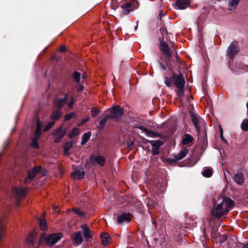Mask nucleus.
Wrapping results in <instances>:
<instances>
[{"label":"nucleus","mask_w":248,"mask_h":248,"mask_svg":"<svg viewBox=\"0 0 248 248\" xmlns=\"http://www.w3.org/2000/svg\"><path fill=\"white\" fill-rule=\"evenodd\" d=\"M82 78H85V76L84 75L82 76Z\"/></svg>","instance_id":"63"},{"label":"nucleus","mask_w":248,"mask_h":248,"mask_svg":"<svg viewBox=\"0 0 248 248\" xmlns=\"http://www.w3.org/2000/svg\"><path fill=\"white\" fill-rule=\"evenodd\" d=\"M63 151H64V155L66 156H68L69 155V150H67V149H63Z\"/></svg>","instance_id":"54"},{"label":"nucleus","mask_w":248,"mask_h":248,"mask_svg":"<svg viewBox=\"0 0 248 248\" xmlns=\"http://www.w3.org/2000/svg\"><path fill=\"white\" fill-rule=\"evenodd\" d=\"M233 180L236 184L241 186L244 183V176L242 173L238 172L234 175Z\"/></svg>","instance_id":"20"},{"label":"nucleus","mask_w":248,"mask_h":248,"mask_svg":"<svg viewBox=\"0 0 248 248\" xmlns=\"http://www.w3.org/2000/svg\"><path fill=\"white\" fill-rule=\"evenodd\" d=\"M91 132L90 131H88L84 134L82 136L81 144L84 145L90 139L91 136Z\"/></svg>","instance_id":"29"},{"label":"nucleus","mask_w":248,"mask_h":248,"mask_svg":"<svg viewBox=\"0 0 248 248\" xmlns=\"http://www.w3.org/2000/svg\"><path fill=\"white\" fill-rule=\"evenodd\" d=\"M38 138H37L36 137L35 138H34L32 140V142H31V144H32V145L38 149L39 148V145H38V142H37V140H38Z\"/></svg>","instance_id":"45"},{"label":"nucleus","mask_w":248,"mask_h":248,"mask_svg":"<svg viewBox=\"0 0 248 248\" xmlns=\"http://www.w3.org/2000/svg\"><path fill=\"white\" fill-rule=\"evenodd\" d=\"M73 211L75 214L78 215L79 217H82L85 215V213L79 209L74 208Z\"/></svg>","instance_id":"37"},{"label":"nucleus","mask_w":248,"mask_h":248,"mask_svg":"<svg viewBox=\"0 0 248 248\" xmlns=\"http://www.w3.org/2000/svg\"><path fill=\"white\" fill-rule=\"evenodd\" d=\"M240 0H232L229 2L228 6L229 7H232V8L231 9H229V11H232V10H234L238 4Z\"/></svg>","instance_id":"31"},{"label":"nucleus","mask_w":248,"mask_h":248,"mask_svg":"<svg viewBox=\"0 0 248 248\" xmlns=\"http://www.w3.org/2000/svg\"><path fill=\"white\" fill-rule=\"evenodd\" d=\"M161 136V134L158 133H156V132H155V134H154V137L159 138V137H160Z\"/></svg>","instance_id":"57"},{"label":"nucleus","mask_w":248,"mask_h":248,"mask_svg":"<svg viewBox=\"0 0 248 248\" xmlns=\"http://www.w3.org/2000/svg\"><path fill=\"white\" fill-rule=\"evenodd\" d=\"M194 141L193 137L189 134H185L182 140V143L183 145H187Z\"/></svg>","instance_id":"22"},{"label":"nucleus","mask_w":248,"mask_h":248,"mask_svg":"<svg viewBox=\"0 0 248 248\" xmlns=\"http://www.w3.org/2000/svg\"><path fill=\"white\" fill-rule=\"evenodd\" d=\"M36 175L33 171L31 170H28V176L24 179V183L28 184L31 182V180L33 179L35 176Z\"/></svg>","instance_id":"28"},{"label":"nucleus","mask_w":248,"mask_h":248,"mask_svg":"<svg viewBox=\"0 0 248 248\" xmlns=\"http://www.w3.org/2000/svg\"><path fill=\"white\" fill-rule=\"evenodd\" d=\"M219 199H218V201ZM220 200H222L223 202V204L224 205V208H226V212L227 214L228 212V210L230 208H232L233 206V201L231 199L228 198H220Z\"/></svg>","instance_id":"15"},{"label":"nucleus","mask_w":248,"mask_h":248,"mask_svg":"<svg viewBox=\"0 0 248 248\" xmlns=\"http://www.w3.org/2000/svg\"><path fill=\"white\" fill-rule=\"evenodd\" d=\"M159 65L161 69L163 70H165L166 69V66L161 62H159Z\"/></svg>","instance_id":"55"},{"label":"nucleus","mask_w":248,"mask_h":248,"mask_svg":"<svg viewBox=\"0 0 248 248\" xmlns=\"http://www.w3.org/2000/svg\"><path fill=\"white\" fill-rule=\"evenodd\" d=\"M175 57H176L177 61L178 62L179 60V57L178 55L177 54H176Z\"/></svg>","instance_id":"60"},{"label":"nucleus","mask_w":248,"mask_h":248,"mask_svg":"<svg viewBox=\"0 0 248 248\" xmlns=\"http://www.w3.org/2000/svg\"><path fill=\"white\" fill-rule=\"evenodd\" d=\"M42 168L40 166H35L33 169L31 170L32 171L34 172V173L37 175V174L41 170Z\"/></svg>","instance_id":"44"},{"label":"nucleus","mask_w":248,"mask_h":248,"mask_svg":"<svg viewBox=\"0 0 248 248\" xmlns=\"http://www.w3.org/2000/svg\"><path fill=\"white\" fill-rule=\"evenodd\" d=\"M220 137L224 142L227 143V141L224 138L223 134H220Z\"/></svg>","instance_id":"56"},{"label":"nucleus","mask_w":248,"mask_h":248,"mask_svg":"<svg viewBox=\"0 0 248 248\" xmlns=\"http://www.w3.org/2000/svg\"><path fill=\"white\" fill-rule=\"evenodd\" d=\"M39 225L42 230L45 231L47 229V223L46 219L40 218L39 219Z\"/></svg>","instance_id":"34"},{"label":"nucleus","mask_w":248,"mask_h":248,"mask_svg":"<svg viewBox=\"0 0 248 248\" xmlns=\"http://www.w3.org/2000/svg\"><path fill=\"white\" fill-rule=\"evenodd\" d=\"M66 48L64 46H62L60 48V51L62 52H64L66 51Z\"/></svg>","instance_id":"53"},{"label":"nucleus","mask_w":248,"mask_h":248,"mask_svg":"<svg viewBox=\"0 0 248 248\" xmlns=\"http://www.w3.org/2000/svg\"><path fill=\"white\" fill-rule=\"evenodd\" d=\"M91 162L93 164H97L101 167L105 165L106 159L104 156L95 155L94 154H91L90 156Z\"/></svg>","instance_id":"11"},{"label":"nucleus","mask_w":248,"mask_h":248,"mask_svg":"<svg viewBox=\"0 0 248 248\" xmlns=\"http://www.w3.org/2000/svg\"><path fill=\"white\" fill-rule=\"evenodd\" d=\"M239 50L238 43L236 41H233L230 44L226 51L229 57L232 60L239 52Z\"/></svg>","instance_id":"4"},{"label":"nucleus","mask_w":248,"mask_h":248,"mask_svg":"<svg viewBox=\"0 0 248 248\" xmlns=\"http://www.w3.org/2000/svg\"><path fill=\"white\" fill-rule=\"evenodd\" d=\"M62 116V110L60 109H56L54 110L50 115V119L53 120L54 122L59 120Z\"/></svg>","instance_id":"23"},{"label":"nucleus","mask_w":248,"mask_h":248,"mask_svg":"<svg viewBox=\"0 0 248 248\" xmlns=\"http://www.w3.org/2000/svg\"><path fill=\"white\" fill-rule=\"evenodd\" d=\"M72 238L73 241L78 245H80L83 241L80 231L74 232L72 235Z\"/></svg>","instance_id":"18"},{"label":"nucleus","mask_w":248,"mask_h":248,"mask_svg":"<svg viewBox=\"0 0 248 248\" xmlns=\"http://www.w3.org/2000/svg\"><path fill=\"white\" fill-rule=\"evenodd\" d=\"M134 145V141L133 140H130L127 143V146L130 149H132L133 148Z\"/></svg>","instance_id":"51"},{"label":"nucleus","mask_w":248,"mask_h":248,"mask_svg":"<svg viewBox=\"0 0 248 248\" xmlns=\"http://www.w3.org/2000/svg\"><path fill=\"white\" fill-rule=\"evenodd\" d=\"M76 115V113L74 112H71L68 114H66L64 116V121H67L71 119L74 116Z\"/></svg>","instance_id":"39"},{"label":"nucleus","mask_w":248,"mask_h":248,"mask_svg":"<svg viewBox=\"0 0 248 248\" xmlns=\"http://www.w3.org/2000/svg\"><path fill=\"white\" fill-rule=\"evenodd\" d=\"M68 98V94H65L64 96L62 98L57 99L55 102V106L57 109H60L62 110V108L66 104V101Z\"/></svg>","instance_id":"17"},{"label":"nucleus","mask_w":248,"mask_h":248,"mask_svg":"<svg viewBox=\"0 0 248 248\" xmlns=\"http://www.w3.org/2000/svg\"><path fill=\"white\" fill-rule=\"evenodd\" d=\"M160 42V46L159 49L161 51L163 54L165 55L166 58L167 59L168 61H170L171 59L172 58V55L171 54L170 49L169 47L168 44L164 41V39L163 37H161L159 39Z\"/></svg>","instance_id":"6"},{"label":"nucleus","mask_w":248,"mask_h":248,"mask_svg":"<svg viewBox=\"0 0 248 248\" xmlns=\"http://www.w3.org/2000/svg\"><path fill=\"white\" fill-rule=\"evenodd\" d=\"M78 86L77 88V91L78 92H81L84 90V86L82 84H78Z\"/></svg>","instance_id":"49"},{"label":"nucleus","mask_w":248,"mask_h":248,"mask_svg":"<svg viewBox=\"0 0 248 248\" xmlns=\"http://www.w3.org/2000/svg\"><path fill=\"white\" fill-rule=\"evenodd\" d=\"M169 70H171L172 73V75L171 77L172 81L173 82L174 84L177 87L182 88L183 86H185V80L184 78L183 75L180 72L179 74H177L173 72V70L171 68H169Z\"/></svg>","instance_id":"5"},{"label":"nucleus","mask_w":248,"mask_h":248,"mask_svg":"<svg viewBox=\"0 0 248 248\" xmlns=\"http://www.w3.org/2000/svg\"><path fill=\"white\" fill-rule=\"evenodd\" d=\"M80 228L82 229L83 234L86 241L93 237L92 232L89 227L85 224H83L81 225Z\"/></svg>","instance_id":"16"},{"label":"nucleus","mask_w":248,"mask_h":248,"mask_svg":"<svg viewBox=\"0 0 248 248\" xmlns=\"http://www.w3.org/2000/svg\"><path fill=\"white\" fill-rule=\"evenodd\" d=\"M202 174L205 177H210L213 175L212 170L211 169H206L203 170V171L202 172Z\"/></svg>","instance_id":"33"},{"label":"nucleus","mask_w":248,"mask_h":248,"mask_svg":"<svg viewBox=\"0 0 248 248\" xmlns=\"http://www.w3.org/2000/svg\"><path fill=\"white\" fill-rule=\"evenodd\" d=\"M137 128L141 130L143 132L145 133L146 134L148 130V129L147 128L141 125H138Z\"/></svg>","instance_id":"47"},{"label":"nucleus","mask_w":248,"mask_h":248,"mask_svg":"<svg viewBox=\"0 0 248 248\" xmlns=\"http://www.w3.org/2000/svg\"><path fill=\"white\" fill-rule=\"evenodd\" d=\"M71 177L73 179H82L84 178L85 175V171L82 167L79 166L74 170L71 173Z\"/></svg>","instance_id":"10"},{"label":"nucleus","mask_w":248,"mask_h":248,"mask_svg":"<svg viewBox=\"0 0 248 248\" xmlns=\"http://www.w3.org/2000/svg\"><path fill=\"white\" fill-rule=\"evenodd\" d=\"M159 31L161 35H162V37H163V38H164V34H166V35H168V31L167 30V28L164 27V26H162L159 29Z\"/></svg>","instance_id":"40"},{"label":"nucleus","mask_w":248,"mask_h":248,"mask_svg":"<svg viewBox=\"0 0 248 248\" xmlns=\"http://www.w3.org/2000/svg\"><path fill=\"white\" fill-rule=\"evenodd\" d=\"M42 134V124L40 119H38L36 123V128L35 132V136L37 138H39Z\"/></svg>","instance_id":"25"},{"label":"nucleus","mask_w":248,"mask_h":248,"mask_svg":"<svg viewBox=\"0 0 248 248\" xmlns=\"http://www.w3.org/2000/svg\"><path fill=\"white\" fill-rule=\"evenodd\" d=\"M213 207H212L211 212L212 215L216 218H219L222 217L227 215L226 212V208H224L223 202L222 201L216 205V201H213Z\"/></svg>","instance_id":"2"},{"label":"nucleus","mask_w":248,"mask_h":248,"mask_svg":"<svg viewBox=\"0 0 248 248\" xmlns=\"http://www.w3.org/2000/svg\"><path fill=\"white\" fill-rule=\"evenodd\" d=\"M241 127L244 131H248V119L244 120L241 123Z\"/></svg>","instance_id":"35"},{"label":"nucleus","mask_w":248,"mask_h":248,"mask_svg":"<svg viewBox=\"0 0 248 248\" xmlns=\"http://www.w3.org/2000/svg\"><path fill=\"white\" fill-rule=\"evenodd\" d=\"M90 119V118L89 117H86L85 118L81 120L79 126H81L84 124H85L86 122H87Z\"/></svg>","instance_id":"48"},{"label":"nucleus","mask_w":248,"mask_h":248,"mask_svg":"<svg viewBox=\"0 0 248 248\" xmlns=\"http://www.w3.org/2000/svg\"><path fill=\"white\" fill-rule=\"evenodd\" d=\"M102 244L103 246H107L108 244V239H110V235L107 232H103L101 235Z\"/></svg>","instance_id":"26"},{"label":"nucleus","mask_w":248,"mask_h":248,"mask_svg":"<svg viewBox=\"0 0 248 248\" xmlns=\"http://www.w3.org/2000/svg\"><path fill=\"white\" fill-rule=\"evenodd\" d=\"M121 7L123 9V13L124 15L129 14L135 9L134 2L132 1L126 2L123 4Z\"/></svg>","instance_id":"13"},{"label":"nucleus","mask_w":248,"mask_h":248,"mask_svg":"<svg viewBox=\"0 0 248 248\" xmlns=\"http://www.w3.org/2000/svg\"><path fill=\"white\" fill-rule=\"evenodd\" d=\"M73 145V142L71 141L67 142L63 147V149L69 150L72 147Z\"/></svg>","instance_id":"43"},{"label":"nucleus","mask_w":248,"mask_h":248,"mask_svg":"<svg viewBox=\"0 0 248 248\" xmlns=\"http://www.w3.org/2000/svg\"><path fill=\"white\" fill-rule=\"evenodd\" d=\"M162 15H163V12H162V11H161L160 12V13H159V18H160V19H161Z\"/></svg>","instance_id":"59"},{"label":"nucleus","mask_w":248,"mask_h":248,"mask_svg":"<svg viewBox=\"0 0 248 248\" xmlns=\"http://www.w3.org/2000/svg\"><path fill=\"white\" fill-rule=\"evenodd\" d=\"M63 236L62 233H53L46 236V234H42L40 237V241H45L49 247H52L57 243Z\"/></svg>","instance_id":"1"},{"label":"nucleus","mask_w":248,"mask_h":248,"mask_svg":"<svg viewBox=\"0 0 248 248\" xmlns=\"http://www.w3.org/2000/svg\"><path fill=\"white\" fill-rule=\"evenodd\" d=\"M26 192L27 189L24 187L18 188L15 187L13 189L12 193L16 197L17 204H19L21 198L26 197Z\"/></svg>","instance_id":"8"},{"label":"nucleus","mask_w":248,"mask_h":248,"mask_svg":"<svg viewBox=\"0 0 248 248\" xmlns=\"http://www.w3.org/2000/svg\"><path fill=\"white\" fill-rule=\"evenodd\" d=\"M91 112L92 117L95 118L100 114V110L96 107H93L91 108Z\"/></svg>","instance_id":"32"},{"label":"nucleus","mask_w":248,"mask_h":248,"mask_svg":"<svg viewBox=\"0 0 248 248\" xmlns=\"http://www.w3.org/2000/svg\"><path fill=\"white\" fill-rule=\"evenodd\" d=\"M138 27V24H137V25H136V26H135V30H136L137 29Z\"/></svg>","instance_id":"61"},{"label":"nucleus","mask_w":248,"mask_h":248,"mask_svg":"<svg viewBox=\"0 0 248 248\" xmlns=\"http://www.w3.org/2000/svg\"><path fill=\"white\" fill-rule=\"evenodd\" d=\"M184 87L185 86H183L182 88L177 87L178 88V92L177 93L178 96L180 97H182L184 94Z\"/></svg>","instance_id":"42"},{"label":"nucleus","mask_w":248,"mask_h":248,"mask_svg":"<svg viewBox=\"0 0 248 248\" xmlns=\"http://www.w3.org/2000/svg\"><path fill=\"white\" fill-rule=\"evenodd\" d=\"M172 80L171 78L165 77L164 78V82L167 87H170L171 85V81Z\"/></svg>","instance_id":"41"},{"label":"nucleus","mask_w":248,"mask_h":248,"mask_svg":"<svg viewBox=\"0 0 248 248\" xmlns=\"http://www.w3.org/2000/svg\"><path fill=\"white\" fill-rule=\"evenodd\" d=\"M133 215L130 213H124L118 217L117 222L119 224L124 222L129 223L132 219Z\"/></svg>","instance_id":"12"},{"label":"nucleus","mask_w":248,"mask_h":248,"mask_svg":"<svg viewBox=\"0 0 248 248\" xmlns=\"http://www.w3.org/2000/svg\"><path fill=\"white\" fill-rule=\"evenodd\" d=\"M65 133L66 130L62 126L55 129L53 132V134L55 138L54 142L57 143L60 142L64 137Z\"/></svg>","instance_id":"9"},{"label":"nucleus","mask_w":248,"mask_h":248,"mask_svg":"<svg viewBox=\"0 0 248 248\" xmlns=\"http://www.w3.org/2000/svg\"><path fill=\"white\" fill-rule=\"evenodd\" d=\"M124 113V109L119 106H115L112 107L109 110V114L107 115L110 119L115 121H118L121 119Z\"/></svg>","instance_id":"3"},{"label":"nucleus","mask_w":248,"mask_h":248,"mask_svg":"<svg viewBox=\"0 0 248 248\" xmlns=\"http://www.w3.org/2000/svg\"><path fill=\"white\" fill-rule=\"evenodd\" d=\"M79 133V129L78 128L75 127L72 129V132L69 134L68 136L70 138H73V137L78 135Z\"/></svg>","instance_id":"36"},{"label":"nucleus","mask_w":248,"mask_h":248,"mask_svg":"<svg viewBox=\"0 0 248 248\" xmlns=\"http://www.w3.org/2000/svg\"><path fill=\"white\" fill-rule=\"evenodd\" d=\"M154 134H155L154 131L151 130H149V129L146 133V135L150 137H154Z\"/></svg>","instance_id":"50"},{"label":"nucleus","mask_w":248,"mask_h":248,"mask_svg":"<svg viewBox=\"0 0 248 248\" xmlns=\"http://www.w3.org/2000/svg\"><path fill=\"white\" fill-rule=\"evenodd\" d=\"M242 248H248V247L246 246H244Z\"/></svg>","instance_id":"62"},{"label":"nucleus","mask_w":248,"mask_h":248,"mask_svg":"<svg viewBox=\"0 0 248 248\" xmlns=\"http://www.w3.org/2000/svg\"><path fill=\"white\" fill-rule=\"evenodd\" d=\"M145 142L146 143H150L152 145V154L153 155L155 156L159 154V149L160 147L163 144V142L160 140H145Z\"/></svg>","instance_id":"7"},{"label":"nucleus","mask_w":248,"mask_h":248,"mask_svg":"<svg viewBox=\"0 0 248 248\" xmlns=\"http://www.w3.org/2000/svg\"><path fill=\"white\" fill-rule=\"evenodd\" d=\"M188 152V150L187 148L185 147L183 148L178 154L174 155V160H173L172 159H169V161L170 162H172L179 160H181L186 156Z\"/></svg>","instance_id":"14"},{"label":"nucleus","mask_w":248,"mask_h":248,"mask_svg":"<svg viewBox=\"0 0 248 248\" xmlns=\"http://www.w3.org/2000/svg\"><path fill=\"white\" fill-rule=\"evenodd\" d=\"M46 172L45 173V172H43V175L44 176L45 175V173H46Z\"/></svg>","instance_id":"64"},{"label":"nucleus","mask_w":248,"mask_h":248,"mask_svg":"<svg viewBox=\"0 0 248 248\" xmlns=\"http://www.w3.org/2000/svg\"><path fill=\"white\" fill-rule=\"evenodd\" d=\"M109 119V116L106 114L100 120V121L99 122V125L97 126V129L99 130V131H101L103 129L107 121Z\"/></svg>","instance_id":"24"},{"label":"nucleus","mask_w":248,"mask_h":248,"mask_svg":"<svg viewBox=\"0 0 248 248\" xmlns=\"http://www.w3.org/2000/svg\"><path fill=\"white\" fill-rule=\"evenodd\" d=\"M190 0H177L176 3L178 9H185L190 4Z\"/></svg>","instance_id":"19"},{"label":"nucleus","mask_w":248,"mask_h":248,"mask_svg":"<svg viewBox=\"0 0 248 248\" xmlns=\"http://www.w3.org/2000/svg\"><path fill=\"white\" fill-rule=\"evenodd\" d=\"M219 132L220 134H223V129L220 125L219 126Z\"/></svg>","instance_id":"58"},{"label":"nucleus","mask_w":248,"mask_h":248,"mask_svg":"<svg viewBox=\"0 0 248 248\" xmlns=\"http://www.w3.org/2000/svg\"><path fill=\"white\" fill-rule=\"evenodd\" d=\"M74 103V100L73 97H72L71 99L70 102L68 104L69 107L70 108H73Z\"/></svg>","instance_id":"52"},{"label":"nucleus","mask_w":248,"mask_h":248,"mask_svg":"<svg viewBox=\"0 0 248 248\" xmlns=\"http://www.w3.org/2000/svg\"><path fill=\"white\" fill-rule=\"evenodd\" d=\"M55 124L54 121L49 122L46 125H45L44 130V131H48Z\"/></svg>","instance_id":"38"},{"label":"nucleus","mask_w":248,"mask_h":248,"mask_svg":"<svg viewBox=\"0 0 248 248\" xmlns=\"http://www.w3.org/2000/svg\"><path fill=\"white\" fill-rule=\"evenodd\" d=\"M218 227L216 226H214L212 228L211 235L213 239H216L218 237Z\"/></svg>","instance_id":"30"},{"label":"nucleus","mask_w":248,"mask_h":248,"mask_svg":"<svg viewBox=\"0 0 248 248\" xmlns=\"http://www.w3.org/2000/svg\"><path fill=\"white\" fill-rule=\"evenodd\" d=\"M81 74L78 71H74L71 77L77 84H79L81 80Z\"/></svg>","instance_id":"27"},{"label":"nucleus","mask_w":248,"mask_h":248,"mask_svg":"<svg viewBox=\"0 0 248 248\" xmlns=\"http://www.w3.org/2000/svg\"><path fill=\"white\" fill-rule=\"evenodd\" d=\"M218 237H219V240L220 243H223L227 238V236L225 234H223L222 235H220V236Z\"/></svg>","instance_id":"46"},{"label":"nucleus","mask_w":248,"mask_h":248,"mask_svg":"<svg viewBox=\"0 0 248 248\" xmlns=\"http://www.w3.org/2000/svg\"><path fill=\"white\" fill-rule=\"evenodd\" d=\"M190 116L191 119V121L196 129L197 133H199L200 132V127L199 126V118L196 116H195L192 112H191L190 113Z\"/></svg>","instance_id":"21"}]
</instances>
